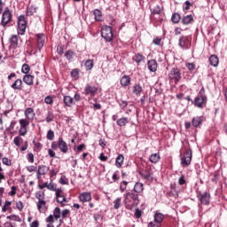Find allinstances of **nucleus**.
Segmentation results:
<instances>
[{"instance_id":"1","label":"nucleus","mask_w":227,"mask_h":227,"mask_svg":"<svg viewBox=\"0 0 227 227\" xmlns=\"http://www.w3.org/2000/svg\"><path fill=\"white\" fill-rule=\"evenodd\" d=\"M124 203L128 210H132L134 207L139 205V195L132 192H126L124 197Z\"/></svg>"},{"instance_id":"2","label":"nucleus","mask_w":227,"mask_h":227,"mask_svg":"<svg viewBox=\"0 0 227 227\" xmlns=\"http://www.w3.org/2000/svg\"><path fill=\"white\" fill-rule=\"evenodd\" d=\"M170 84H178L182 81V71L178 67H173L168 73Z\"/></svg>"},{"instance_id":"3","label":"nucleus","mask_w":227,"mask_h":227,"mask_svg":"<svg viewBox=\"0 0 227 227\" xmlns=\"http://www.w3.org/2000/svg\"><path fill=\"white\" fill-rule=\"evenodd\" d=\"M51 148L52 150H57L59 148L61 153H68V144L65 142L63 137H59L58 141L52 142Z\"/></svg>"},{"instance_id":"4","label":"nucleus","mask_w":227,"mask_h":227,"mask_svg":"<svg viewBox=\"0 0 227 227\" xmlns=\"http://www.w3.org/2000/svg\"><path fill=\"white\" fill-rule=\"evenodd\" d=\"M13 20V14L10 8L6 7L2 14L1 26L6 27L7 24H10Z\"/></svg>"},{"instance_id":"5","label":"nucleus","mask_w":227,"mask_h":227,"mask_svg":"<svg viewBox=\"0 0 227 227\" xmlns=\"http://www.w3.org/2000/svg\"><path fill=\"white\" fill-rule=\"evenodd\" d=\"M101 36L106 42H111L114 36L113 35V27L107 25L103 26L101 28Z\"/></svg>"},{"instance_id":"6","label":"nucleus","mask_w":227,"mask_h":227,"mask_svg":"<svg viewBox=\"0 0 227 227\" xmlns=\"http://www.w3.org/2000/svg\"><path fill=\"white\" fill-rule=\"evenodd\" d=\"M43 45H45V34H36L35 35V51L34 54H36V51L39 52L43 49Z\"/></svg>"},{"instance_id":"7","label":"nucleus","mask_w":227,"mask_h":227,"mask_svg":"<svg viewBox=\"0 0 227 227\" xmlns=\"http://www.w3.org/2000/svg\"><path fill=\"white\" fill-rule=\"evenodd\" d=\"M18 34L24 35L26 33V28L27 27V20H26V16L20 15L18 18Z\"/></svg>"},{"instance_id":"8","label":"nucleus","mask_w":227,"mask_h":227,"mask_svg":"<svg viewBox=\"0 0 227 227\" xmlns=\"http://www.w3.org/2000/svg\"><path fill=\"white\" fill-rule=\"evenodd\" d=\"M192 160V151L191 149H187L181 158V165L183 168H187V166H191V162Z\"/></svg>"},{"instance_id":"9","label":"nucleus","mask_w":227,"mask_h":227,"mask_svg":"<svg viewBox=\"0 0 227 227\" xmlns=\"http://www.w3.org/2000/svg\"><path fill=\"white\" fill-rule=\"evenodd\" d=\"M192 42V37H191L190 35H183L178 40L179 47L185 50L191 49Z\"/></svg>"},{"instance_id":"10","label":"nucleus","mask_w":227,"mask_h":227,"mask_svg":"<svg viewBox=\"0 0 227 227\" xmlns=\"http://www.w3.org/2000/svg\"><path fill=\"white\" fill-rule=\"evenodd\" d=\"M208 98L207 97L203 96H197L193 101H192V104L195 107H198L199 109H203L204 107H207V102Z\"/></svg>"},{"instance_id":"11","label":"nucleus","mask_w":227,"mask_h":227,"mask_svg":"<svg viewBox=\"0 0 227 227\" xmlns=\"http://www.w3.org/2000/svg\"><path fill=\"white\" fill-rule=\"evenodd\" d=\"M154 222H150L148 227H160L162 221H164V215L159 212H156L153 215Z\"/></svg>"},{"instance_id":"12","label":"nucleus","mask_w":227,"mask_h":227,"mask_svg":"<svg viewBox=\"0 0 227 227\" xmlns=\"http://www.w3.org/2000/svg\"><path fill=\"white\" fill-rule=\"evenodd\" d=\"M140 176L146 182H153V170L150 166H147L145 170L140 172Z\"/></svg>"},{"instance_id":"13","label":"nucleus","mask_w":227,"mask_h":227,"mask_svg":"<svg viewBox=\"0 0 227 227\" xmlns=\"http://www.w3.org/2000/svg\"><path fill=\"white\" fill-rule=\"evenodd\" d=\"M197 198L200 200L201 205H210V192H197Z\"/></svg>"},{"instance_id":"14","label":"nucleus","mask_w":227,"mask_h":227,"mask_svg":"<svg viewBox=\"0 0 227 227\" xmlns=\"http://www.w3.org/2000/svg\"><path fill=\"white\" fill-rule=\"evenodd\" d=\"M203 121H207V118L203 115L201 116H196L193 117L192 120V125L195 129H201V126L203 125Z\"/></svg>"},{"instance_id":"15","label":"nucleus","mask_w":227,"mask_h":227,"mask_svg":"<svg viewBox=\"0 0 227 227\" xmlns=\"http://www.w3.org/2000/svg\"><path fill=\"white\" fill-rule=\"evenodd\" d=\"M98 91V87L87 84L84 88V95L95 97Z\"/></svg>"},{"instance_id":"16","label":"nucleus","mask_w":227,"mask_h":227,"mask_svg":"<svg viewBox=\"0 0 227 227\" xmlns=\"http://www.w3.org/2000/svg\"><path fill=\"white\" fill-rule=\"evenodd\" d=\"M47 171H49V167L45 165H39L37 173H36V178L39 180V182L42 180V176L47 175Z\"/></svg>"},{"instance_id":"17","label":"nucleus","mask_w":227,"mask_h":227,"mask_svg":"<svg viewBox=\"0 0 227 227\" xmlns=\"http://www.w3.org/2000/svg\"><path fill=\"white\" fill-rule=\"evenodd\" d=\"M56 198H57V202L60 203V205H65L67 203V197L65 196V192L63 190L59 189L56 192Z\"/></svg>"},{"instance_id":"18","label":"nucleus","mask_w":227,"mask_h":227,"mask_svg":"<svg viewBox=\"0 0 227 227\" xmlns=\"http://www.w3.org/2000/svg\"><path fill=\"white\" fill-rule=\"evenodd\" d=\"M78 200L82 203H88L89 201H91V192H83L80 193V195L78 196Z\"/></svg>"},{"instance_id":"19","label":"nucleus","mask_w":227,"mask_h":227,"mask_svg":"<svg viewBox=\"0 0 227 227\" xmlns=\"http://www.w3.org/2000/svg\"><path fill=\"white\" fill-rule=\"evenodd\" d=\"M25 118L30 121H33L35 120V116H36V114H35V109L31 107H27L24 111Z\"/></svg>"},{"instance_id":"20","label":"nucleus","mask_w":227,"mask_h":227,"mask_svg":"<svg viewBox=\"0 0 227 227\" xmlns=\"http://www.w3.org/2000/svg\"><path fill=\"white\" fill-rule=\"evenodd\" d=\"M36 205L37 210L40 212V214H44V212H47V201L45 200L37 201Z\"/></svg>"},{"instance_id":"21","label":"nucleus","mask_w":227,"mask_h":227,"mask_svg":"<svg viewBox=\"0 0 227 227\" xmlns=\"http://www.w3.org/2000/svg\"><path fill=\"white\" fill-rule=\"evenodd\" d=\"M192 22H194V16H192V14L185 15L181 19V24L184 26H189V24H192Z\"/></svg>"},{"instance_id":"22","label":"nucleus","mask_w":227,"mask_h":227,"mask_svg":"<svg viewBox=\"0 0 227 227\" xmlns=\"http://www.w3.org/2000/svg\"><path fill=\"white\" fill-rule=\"evenodd\" d=\"M157 60L151 59L147 61V68L150 72H157Z\"/></svg>"},{"instance_id":"23","label":"nucleus","mask_w":227,"mask_h":227,"mask_svg":"<svg viewBox=\"0 0 227 227\" xmlns=\"http://www.w3.org/2000/svg\"><path fill=\"white\" fill-rule=\"evenodd\" d=\"M11 88H12V90H15L17 91H22V80L18 78L12 85Z\"/></svg>"},{"instance_id":"24","label":"nucleus","mask_w":227,"mask_h":227,"mask_svg":"<svg viewBox=\"0 0 227 227\" xmlns=\"http://www.w3.org/2000/svg\"><path fill=\"white\" fill-rule=\"evenodd\" d=\"M23 82L27 84V86H33V84H35V76L31 74H25L23 76Z\"/></svg>"},{"instance_id":"25","label":"nucleus","mask_w":227,"mask_h":227,"mask_svg":"<svg viewBox=\"0 0 227 227\" xmlns=\"http://www.w3.org/2000/svg\"><path fill=\"white\" fill-rule=\"evenodd\" d=\"M132 59L136 61L137 65H141V63H145L146 57L141 53H136Z\"/></svg>"},{"instance_id":"26","label":"nucleus","mask_w":227,"mask_h":227,"mask_svg":"<svg viewBox=\"0 0 227 227\" xmlns=\"http://www.w3.org/2000/svg\"><path fill=\"white\" fill-rule=\"evenodd\" d=\"M209 65L211 67H218L219 66V57L217 55L213 54L209 57Z\"/></svg>"},{"instance_id":"27","label":"nucleus","mask_w":227,"mask_h":227,"mask_svg":"<svg viewBox=\"0 0 227 227\" xmlns=\"http://www.w3.org/2000/svg\"><path fill=\"white\" fill-rule=\"evenodd\" d=\"M94 19L97 22H102L104 19V15L102 14V11L96 9L93 12Z\"/></svg>"},{"instance_id":"28","label":"nucleus","mask_w":227,"mask_h":227,"mask_svg":"<svg viewBox=\"0 0 227 227\" xmlns=\"http://www.w3.org/2000/svg\"><path fill=\"white\" fill-rule=\"evenodd\" d=\"M132 92L134 95H141V93H143V87L141 86V84H135L133 87H132Z\"/></svg>"},{"instance_id":"29","label":"nucleus","mask_w":227,"mask_h":227,"mask_svg":"<svg viewBox=\"0 0 227 227\" xmlns=\"http://www.w3.org/2000/svg\"><path fill=\"white\" fill-rule=\"evenodd\" d=\"M145 191V186L143 185L142 183H136L134 185V192H137V194H141Z\"/></svg>"},{"instance_id":"30","label":"nucleus","mask_w":227,"mask_h":227,"mask_svg":"<svg viewBox=\"0 0 227 227\" xmlns=\"http://www.w3.org/2000/svg\"><path fill=\"white\" fill-rule=\"evenodd\" d=\"M123 160H125L123 154H119L115 160L116 168H121L123 166Z\"/></svg>"},{"instance_id":"31","label":"nucleus","mask_w":227,"mask_h":227,"mask_svg":"<svg viewBox=\"0 0 227 227\" xmlns=\"http://www.w3.org/2000/svg\"><path fill=\"white\" fill-rule=\"evenodd\" d=\"M121 85L127 87L130 85V76L124 75L121 78Z\"/></svg>"},{"instance_id":"32","label":"nucleus","mask_w":227,"mask_h":227,"mask_svg":"<svg viewBox=\"0 0 227 227\" xmlns=\"http://www.w3.org/2000/svg\"><path fill=\"white\" fill-rule=\"evenodd\" d=\"M149 160L153 164H157V162H159V160H160V154H159V153L151 154V156L149 157Z\"/></svg>"},{"instance_id":"33","label":"nucleus","mask_w":227,"mask_h":227,"mask_svg":"<svg viewBox=\"0 0 227 227\" xmlns=\"http://www.w3.org/2000/svg\"><path fill=\"white\" fill-rule=\"evenodd\" d=\"M129 117H122L119 120H117V125L119 127H125V125H127V123H129Z\"/></svg>"},{"instance_id":"34","label":"nucleus","mask_w":227,"mask_h":227,"mask_svg":"<svg viewBox=\"0 0 227 227\" xmlns=\"http://www.w3.org/2000/svg\"><path fill=\"white\" fill-rule=\"evenodd\" d=\"M64 104L67 107H72V105L74 104V98L70 96H65L64 98Z\"/></svg>"},{"instance_id":"35","label":"nucleus","mask_w":227,"mask_h":227,"mask_svg":"<svg viewBox=\"0 0 227 227\" xmlns=\"http://www.w3.org/2000/svg\"><path fill=\"white\" fill-rule=\"evenodd\" d=\"M65 58L67 59V61H72V59L75 58V52H74L72 50H67L65 52Z\"/></svg>"},{"instance_id":"36","label":"nucleus","mask_w":227,"mask_h":227,"mask_svg":"<svg viewBox=\"0 0 227 227\" xmlns=\"http://www.w3.org/2000/svg\"><path fill=\"white\" fill-rule=\"evenodd\" d=\"M171 20L174 24H178L182 20V17L178 12H174L171 17Z\"/></svg>"},{"instance_id":"37","label":"nucleus","mask_w":227,"mask_h":227,"mask_svg":"<svg viewBox=\"0 0 227 227\" xmlns=\"http://www.w3.org/2000/svg\"><path fill=\"white\" fill-rule=\"evenodd\" d=\"M79 74H81V70L79 68H74L71 71V77L77 81L79 79Z\"/></svg>"},{"instance_id":"38","label":"nucleus","mask_w":227,"mask_h":227,"mask_svg":"<svg viewBox=\"0 0 227 227\" xmlns=\"http://www.w3.org/2000/svg\"><path fill=\"white\" fill-rule=\"evenodd\" d=\"M35 13H36V8H35V6L31 5L27 8V17H31L35 15Z\"/></svg>"},{"instance_id":"39","label":"nucleus","mask_w":227,"mask_h":227,"mask_svg":"<svg viewBox=\"0 0 227 227\" xmlns=\"http://www.w3.org/2000/svg\"><path fill=\"white\" fill-rule=\"evenodd\" d=\"M21 72L22 74H25V75H27L29 72H31V67L27 64H23L21 67Z\"/></svg>"},{"instance_id":"40","label":"nucleus","mask_w":227,"mask_h":227,"mask_svg":"<svg viewBox=\"0 0 227 227\" xmlns=\"http://www.w3.org/2000/svg\"><path fill=\"white\" fill-rule=\"evenodd\" d=\"M30 121H29L28 119H21L20 120V125L21 128L27 129V127H29Z\"/></svg>"},{"instance_id":"41","label":"nucleus","mask_w":227,"mask_h":227,"mask_svg":"<svg viewBox=\"0 0 227 227\" xmlns=\"http://www.w3.org/2000/svg\"><path fill=\"white\" fill-rule=\"evenodd\" d=\"M33 145H34V150L37 153L40 152L43 146L42 145V143L36 142V140H33Z\"/></svg>"},{"instance_id":"42","label":"nucleus","mask_w":227,"mask_h":227,"mask_svg":"<svg viewBox=\"0 0 227 227\" xmlns=\"http://www.w3.org/2000/svg\"><path fill=\"white\" fill-rule=\"evenodd\" d=\"M10 42L12 47H17L19 45V37L17 35H12Z\"/></svg>"},{"instance_id":"43","label":"nucleus","mask_w":227,"mask_h":227,"mask_svg":"<svg viewBox=\"0 0 227 227\" xmlns=\"http://www.w3.org/2000/svg\"><path fill=\"white\" fill-rule=\"evenodd\" d=\"M185 67L189 72H194V70H196V64L194 63L186 62Z\"/></svg>"},{"instance_id":"44","label":"nucleus","mask_w":227,"mask_h":227,"mask_svg":"<svg viewBox=\"0 0 227 227\" xmlns=\"http://www.w3.org/2000/svg\"><path fill=\"white\" fill-rule=\"evenodd\" d=\"M93 67H94L93 59H88V60L85 62L86 70H92V69H93Z\"/></svg>"},{"instance_id":"45","label":"nucleus","mask_w":227,"mask_h":227,"mask_svg":"<svg viewBox=\"0 0 227 227\" xmlns=\"http://www.w3.org/2000/svg\"><path fill=\"white\" fill-rule=\"evenodd\" d=\"M35 198L38 200V201H42L45 200V192H37L35 193Z\"/></svg>"},{"instance_id":"46","label":"nucleus","mask_w":227,"mask_h":227,"mask_svg":"<svg viewBox=\"0 0 227 227\" xmlns=\"http://www.w3.org/2000/svg\"><path fill=\"white\" fill-rule=\"evenodd\" d=\"M150 10L153 15H159L160 13V6L155 5L153 7H150Z\"/></svg>"},{"instance_id":"47","label":"nucleus","mask_w":227,"mask_h":227,"mask_svg":"<svg viewBox=\"0 0 227 227\" xmlns=\"http://www.w3.org/2000/svg\"><path fill=\"white\" fill-rule=\"evenodd\" d=\"M53 216L55 219H59V217H61V209L59 207H55Z\"/></svg>"},{"instance_id":"48","label":"nucleus","mask_w":227,"mask_h":227,"mask_svg":"<svg viewBox=\"0 0 227 227\" xmlns=\"http://www.w3.org/2000/svg\"><path fill=\"white\" fill-rule=\"evenodd\" d=\"M120 207H121V198H117L114 201V207L115 208V210H118V208H120Z\"/></svg>"},{"instance_id":"49","label":"nucleus","mask_w":227,"mask_h":227,"mask_svg":"<svg viewBox=\"0 0 227 227\" xmlns=\"http://www.w3.org/2000/svg\"><path fill=\"white\" fill-rule=\"evenodd\" d=\"M47 123H51V121H54V114L52 112H48L46 116Z\"/></svg>"},{"instance_id":"50","label":"nucleus","mask_w":227,"mask_h":227,"mask_svg":"<svg viewBox=\"0 0 227 227\" xmlns=\"http://www.w3.org/2000/svg\"><path fill=\"white\" fill-rule=\"evenodd\" d=\"M22 141H24V139H22L21 137H15L13 139V143L16 146H20V143H22Z\"/></svg>"},{"instance_id":"51","label":"nucleus","mask_w":227,"mask_h":227,"mask_svg":"<svg viewBox=\"0 0 227 227\" xmlns=\"http://www.w3.org/2000/svg\"><path fill=\"white\" fill-rule=\"evenodd\" d=\"M127 185H129V183L127 181H122L121 183V185H120V191L121 192H125L126 189H127Z\"/></svg>"},{"instance_id":"52","label":"nucleus","mask_w":227,"mask_h":227,"mask_svg":"<svg viewBox=\"0 0 227 227\" xmlns=\"http://www.w3.org/2000/svg\"><path fill=\"white\" fill-rule=\"evenodd\" d=\"M44 102L45 104H48L50 106H52V104H54V99L52 98V96H47L45 98H44Z\"/></svg>"},{"instance_id":"53","label":"nucleus","mask_w":227,"mask_h":227,"mask_svg":"<svg viewBox=\"0 0 227 227\" xmlns=\"http://www.w3.org/2000/svg\"><path fill=\"white\" fill-rule=\"evenodd\" d=\"M85 148H86V145L82 144L77 147H74V152H76L77 153H81V152H82V150H84Z\"/></svg>"},{"instance_id":"54","label":"nucleus","mask_w":227,"mask_h":227,"mask_svg":"<svg viewBox=\"0 0 227 227\" xmlns=\"http://www.w3.org/2000/svg\"><path fill=\"white\" fill-rule=\"evenodd\" d=\"M46 137L49 141H53L54 140V131L50 129L46 135Z\"/></svg>"},{"instance_id":"55","label":"nucleus","mask_w":227,"mask_h":227,"mask_svg":"<svg viewBox=\"0 0 227 227\" xmlns=\"http://www.w3.org/2000/svg\"><path fill=\"white\" fill-rule=\"evenodd\" d=\"M47 189L49 191H53L55 192H58L59 188H56V185H54V184H48Z\"/></svg>"},{"instance_id":"56","label":"nucleus","mask_w":227,"mask_h":227,"mask_svg":"<svg viewBox=\"0 0 227 227\" xmlns=\"http://www.w3.org/2000/svg\"><path fill=\"white\" fill-rule=\"evenodd\" d=\"M179 185H185L187 184V181L185 180V176L182 175L178 179Z\"/></svg>"},{"instance_id":"57","label":"nucleus","mask_w":227,"mask_h":227,"mask_svg":"<svg viewBox=\"0 0 227 227\" xmlns=\"http://www.w3.org/2000/svg\"><path fill=\"white\" fill-rule=\"evenodd\" d=\"M2 162L4 164V166H12V160L8 159L7 157L3 158Z\"/></svg>"},{"instance_id":"58","label":"nucleus","mask_w":227,"mask_h":227,"mask_svg":"<svg viewBox=\"0 0 227 227\" xmlns=\"http://www.w3.org/2000/svg\"><path fill=\"white\" fill-rule=\"evenodd\" d=\"M12 205V201L6 200L4 207H2L3 212H7L8 211V207Z\"/></svg>"},{"instance_id":"59","label":"nucleus","mask_w":227,"mask_h":227,"mask_svg":"<svg viewBox=\"0 0 227 227\" xmlns=\"http://www.w3.org/2000/svg\"><path fill=\"white\" fill-rule=\"evenodd\" d=\"M191 6H192V4L190 1H186L184 6V12H188V10H191Z\"/></svg>"},{"instance_id":"60","label":"nucleus","mask_w":227,"mask_h":227,"mask_svg":"<svg viewBox=\"0 0 227 227\" xmlns=\"http://www.w3.org/2000/svg\"><path fill=\"white\" fill-rule=\"evenodd\" d=\"M27 160L28 162H30L31 164H33L35 162V154H33V153H29L27 154Z\"/></svg>"},{"instance_id":"61","label":"nucleus","mask_w":227,"mask_h":227,"mask_svg":"<svg viewBox=\"0 0 227 227\" xmlns=\"http://www.w3.org/2000/svg\"><path fill=\"white\" fill-rule=\"evenodd\" d=\"M20 136H26L27 134V128H22L20 127L19 129Z\"/></svg>"},{"instance_id":"62","label":"nucleus","mask_w":227,"mask_h":227,"mask_svg":"<svg viewBox=\"0 0 227 227\" xmlns=\"http://www.w3.org/2000/svg\"><path fill=\"white\" fill-rule=\"evenodd\" d=\"M16 208H18V210H20V212H22V210H24V203H22V201L17 202Z\"/></svg>"},{"instance_id":"63","label":"nucleus","mask_w":227,"mask_h":227,"mask_svg":"<svg viewBox=\"0 0 227 227\" xmlns=\"http://www.w3.org/2000/svg\"><path fill=\"white\" fill-rule=\"evenodd\" d=\"M46 223H50V224H53V223H54V215H50L46 218Z\"/></svg>"},{"instance_id":"64","label":"nucleus","mask_w":227,"mask_h":227,"mask_svg":"<svg viewBox=\"0 0 227 227\" xmlns=\"http://www.w3.org/2000/svg\"><path fill=\"white\" fill-rule=\"evenodd\" d=\"M30 227H40V222H38V220L32 222Z\"/></svg>"}]
</instances>
